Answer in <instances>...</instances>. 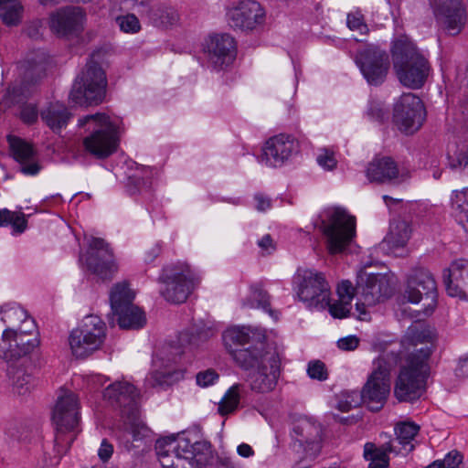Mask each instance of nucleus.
<instances>
[{
    "mask_svg": "<svg viewBox=\"0 0 468 468\" xmlns=\"http://www.w3.org/2000/svg\"><path fill=\"white\" fill-rule=\"evenodd\" d=\"M236 363L245 370L254 369L249 377L251 390L268 393L275 388L281 375V358L273 346L240 351L237 354Z\"/></svg>",
    "mask_w": 468,
    "mask_h": 468,
    "instance_id": "f257e3e1",
    "label": "nucleus"
},
{
    "mask_svg": "<svg viewBox=\"0 0 468 468\" xmlns=\"http://www.w3.org/2000/svg\"><path fill=\"white\" fill-rule=\"evenodd\" d=\"M393 67L400 83L410 89L421 88L430 74L431 66L425 56L405 35L392 42Z\"/></svg>",
    "mask_w": 468,
    "mask_h": 468,
    "instance_id": "f03ea898",
    "label": "nucleus"
},
{
    "mask_svg": "<svg viewBox=\"0 0 468 468\" xmlns=\"http://www.w3.org/2000/svg\"><path fill=\"white\" fill-rule=\"evenodd\" d=\"M50 63L44 50H36L27 55L18 65L19 80L9 86L0 98V111L23 104L33 94L35 86L45 77Z\"/></svg>",
    "mask_w": 468,
    "mask_h": 468,
    "instance_id": "7ed1b4c3",
    "label": "nucleus"
},
{
    "mask_svg": "<svg viewBox=\"0 0 468 468\" xmlns=\"http://www.w3.org/2000/svg\"><path fill=\"white\" fill-rule=\"evenodd\" d=\"M79 126L89 133L82 143L87 153L98 159H105L116 152L120 141V128L108 115H86L79 120Z\"/></svg>",
    "mask_w": 468,
    "mask_h": 468,
    "instance_id": "20e7f679",
    "label": "nucleus"
},
{
    "mask_svg": "<svg viewBox=\"0 0 468 468\" xmlns=\"http://www.w3.org/2000/svg\"><path fill=\"white\" fill-rule=\"evenodd\" d=\"M211 445L207 441H192L190 439L166 437L155 442V451L163 468H194L195 463L210 453Z\"/></svg>",
    "mask_w": 468,
    "mask_h": 468,
    "instance_id": "39448f33",
    "label": "nucleus"
},
{
    "mask_svg": "<svg viewBox=\"0 0 468 468\" xmlns=\"http://www.w3.org/2000/svg\"><path fill=\"white\" fill-rule=\"evenodd\" d=\"M431 354V349L428 346L409 354L406 365L401 367L395 382L394 395L399 401L413 402L422 396Z\"/></svg>",
    "mask_w": 468,
    "mask_h": 468,
    "instance_id": "423d86ee",
    "label": "nucleus"
},
{
    "mask_svg": "<svg viewBox=\"0 0 468 468\" xmlns=\"http://www.w3.org/2000/svg\"><path fill=\"white\" fill-rule=\"evenodd\" d=\"M400 360L396 351L383 352L373 361V369L359 391L363 403L372 411L380 410L390 392V372Z\"/></svg>",
    "mask_w": 468,
    "mask_h": 468,
    "instance_id": "0eeeda50",
    "label": "nucleus"
},
{
    "mask_svg": "<svg viewBox=\"0 0 468 468\" xmlns=\"http://www.w3.org/2000/svg\"><path fill=\"white\" fill-rule=\"evenodd\" d=\"M107 79L101 67L90 61L77 77L69 93V100L80 106L98 105L106 95Z\"/></svg>",
    "mask_w": 468,
    "mask_h": 468,
    "instance_id": "6e6552de",
    "label": "nucleus"
},
{
    "mask_svg": "<svg viewBox=\"0 0 468 468\" xmlns=\"http://www.w3.org/2000/svg\"><path fill=\"white\" fill-rule=\"evenodd\" d=\"M291 450L299 460L316 458L322 449V425L312 418L294 419L291 428Z\"/></svg>",
    "mask_w": 468,
    "mask_h": 468,
    "instance_id": "1a4fd4ad",
    "label": "nucleus"
},
{
    "mask_svg": "<svg viewBox=\"0 0 468 468\" xmlns=\"http://www.w3.org/2000/svg\"><path fill=\"white\" fill-rule=\"evenodd\" d=\"M106 336L105 323L97 315L85 316L69 336L72 355L85 358L102 346Z\"/></svg>",
    "mask_w": 468,
    "mask_h": 468,
    "instance_id": "9d476101",
    "label": "nucleus"
},
{
    "mask_svg": "<svg viewBox=\"0 0 468 468\" xmlns=\"http://www.w3.org/2000/svg\"><path fill=\"white\" fill-rule=\"evenodd\" d=\"M322 231L326 239L327 250L337 254L346 250L356 235V218L345 209L336 207L328 212L322 220Z\"/></svg>",
    "mask_w": 468,
    "mask_h": 468,
    "instance_id": "9b49d317",
    "label": "nucleus"
},
{
    "mask_svg": "<svg viewBox=\"0 0 468 468\" xmlns=\"http://www.w3.org/2000/svg\"><path fill=\"white\" fill-rule=\"evenodd\" d=\"M293 290L309 308L324 309L329 304L330 288L322 272L299 269L293 277Z\"/></svg>",
    "mask_w": 468,
    "mask_h": 468,
    "instance_id": "f8f14e48",
    "label": "nucleus"
},
{
    "mask_svg": "<svg viewBox=\"0 0 468 468\" xmlns=\"http://www.w3.org/2000/svg\"><path fill=\"white\" fill-rule=\"evenodd\" d=\"M196 281L187 264L165 267L159 277V282L165 285L161 294L169 303H182L194 290Z\"/></svg>",
    "mask_w": 468,
    "mask_h": 468,
    "instance_id": "ddd939ff",
    "label": "nucleus"
},
{
    "mask_svg": "<svg viewBox=\"0 0 468 468\" xmlns=\"http://www.w3.org/2000/svg\"><path fill=\"white\" fill-rule=\"evenodd\" d=\"M80 261H85L88 270L103 281L111 280L118 270L110 244L101 238H90L87 252Z\"/></svg>",
    "mask_w": 468,
    "mask_h": 468,
    "instance_id": "4468645a",
    "label": "nucleus"
},
{
    "mask_svg": "<svg viewBox=\"0 0 468 468\" xmlns=\"http://www.w3.org/2000/svg\"><path fill=\"white\" fill-rule=\"evenodd\" d=\"M394 122L406 133H413L422 125L425 109L421 100L413 93H404L394 107Z\"/></svg>",
    "mask_w": 468,
    "mask_h": 468,
    "instance_id": "2eb2a0df",
    "label": "nucleus"
},
{
    "mask_svg": "<svg viewBox=\"0 0 468 468\" xmlns=\"http://www.w3.org/2000/svg\"><path fill=\"white\" fill-rule=\"evenodd\" d=\"M356 63L368 84L378 86L385 81L389 69V57L379 47L367 46L359 52Z\"/></svg>",
    "mask_w": 468,
    "mask_h": 468,
    "instance_id": "dca6fc26",
    "label": "nucleus"
},
{
    "mask_svg": "<svg viewBox=\"0 0 468 468\" xmlns=\"http://www.w3.org/2000/svg\"><path fill=\"white\" fill-rule=\"evenodd\" d=\"M223 342L236 361L237 354L240 351H250L259 346L262 349L270 345L266 342L264 330L247 326H235L227 329L222 335Z\"/></svg>",
    "mask_w": 468,
    "mask_h": 468,
    "instance_id": "f3484780",
    "label": "nucleus"
},
{
    "mask_svg": "<svg viewBox=\"0 0 468 468\" xmlns=\"http://www.w3.org/2000/svg\"><path fill=\"white\" fill-rule=\"evenodd\" d=\"M103 399L126 418L135 419L139 413V393L136 388L127 381H115L103 391Z\"/></svg>",
    "mask_w": 468,
    "mask_h": 468,
    "instance_id": "a211bd4d",
    "label": "nucleus"
},
{
    "mask_svg": "<svg viewBox=\"0 0 468 468\" xmlns=\"http://www.w3.org/2000/svg\"><path fill=\"white\" fill-rule=\"evenodd\" d=\"M438 25L449 35L459 34L466 20V13L460 0H430Z\"/></svg>",
    "mask_w": 468,
    "mask_h": 468,
    "instance_id": "6ab92c4d",
    "label": "nucleus"
},
{
    "mask_svg": "<svg viewBox=\"0 0 468 468\" xmlns=\"http://www.w3.org/2000/svg\"><path fill=\"white\" fill-rule=\"evenodd\" d=\"M299 151V142L292 135L280 133L265 143L261 161L269 166L280 167Z\"/></svg>",
    "mask_w": 468,
    "mask_h": 468,
    "instance_id": "aec40b11",
    "label": "nucleus"
},
{
    "mask_svg": "<svg viewBox=\"0 0 468 468\" xmlns=\"http://www.w3.org/2000/svg\"><path fill=\"white\" fill-rule=\"evenodd\" d=\"M393 289L389 280L383 274H365L360 276L356 286V295L363 304L373 306L389 298Z\"/></svg>",
    "mask_w": 468,
    "mask_h": 468,
    "instance_id": "412c9836",
    "label": "nucleus"
},
{
    "mask_svg": "<svg viewBox=\"0 0 468 468\" xmlns=\"http://www.w3.org/2000/svg\"><path fill=\"white\" fill-rule=\"evenodd\" d=\"M52 420L60 432L74 430L80 420L79 399L77 395L61 389L52 412Z\"/></svg>",
    "mask_w": 468,
    "mask_h": 468,
    "instance_id": "4be33fe9",
    "label": "nucleus"
},
{
    "mask_svg": "<svg viewBox=\"0 0 468 468\" xmlns=\"http://www.w3.org/2000/svg\"><path fill=\"white\" fill-rule=\"evenodd\" d=\"M134 297L135 293L130 288V284L126 281L115 283L111 290V307L113 314L117 316V321L120 327H137L144 322L143 315L136 309H133V312L135 311L133 315H135L137 319L136 323L134 324H130L128 322L126 314L122 311L124 310L127 312V306L133 303ZM131 314H133V313Z\"/></svg>",
    "mask_w": 468,
    "mask_h": 468,
    "instance_id": "5701e85b",
    "label": "nucleus"
},
{
    "mask_svg": "<svg viewBox=\"0 0 468 468\" xmlns=\"http://www.w3.org/2000/svg\"><path fill=\"white\" fill-rule=\"evenodd\" d=\"M85 14L80 7L67 6L52 13L50 30L58 37L76 36L83 30Z\"/></svg>",
    "mask_w": 468,
    "mask_h": 468,
    "instance_id": "b1692460",
    "label": "nucleus"
},
{
    "mask_svg": "<svg viewBox=\"0 0 468 468\" xmlns=\"http://www.w3.org/2000/svg\"><path fill=\"white\" fill-rule=\"evenodd\" d=\"M423 295L434 302L436 282L428 270L417 269L409 276L402 298L408 303H419Z\"/></svg>",
    "mask_w": 468,
    "mask_h": 468,
    "instance_id": "393cba45",
    "label": "nucleus"
},
{
    "mask_svg": "<svg viewBox=\"0 0 468 468\" xmlns=\"http://www.w3.org/2000/svg\"><path fill=\"white\" fill-rule=\"evenodd\" d=\"M36 346V339L29 338L28 335L5 328L2 332L0 357L6 361L16 360L30 354Z\"/></svg>",
    "mask_w": 468,
    "mask_h": 468,
    "instance_id": "a878e982",
    "label": "nucleus"
},
{
    "mask_svg": "<svg viewBox=\"0 0 468 468\" xmlns=\"http://www.w3.org/2000/svg\"><path fill=\"white\" fill-rule=\"evenodd\" d=\"M230 26L242 31H251L264 22L265 12L252 0L241 1L229 12Z\"/></svg>",
    "mask_w": 468,
    "mask_h": 468,
    "instance_id": "bb28decb",
    "label": "nucleus"
},
{
    "mask_svg": "<svg viewBox=\"0 0 468 468\" xmlns=\"http://www.w3.org/2000/svg\"><path fill=\"white\" fill-rule=\"evenodd\" d=\"M209 64L216 70H222L229 67L236 55V43L229 34L212 36L207 46Z\"/></svg>",
    "mask_w": 468,
    "mask_h": 468,
    "instance_id": "cd10ccee",
    "label": "nucleus"
},
{
    "mask_svg": "<svg viewBox=\"0 0 468 468\" xmlns=\"http://www.w3.org/2000/svg\"><path fill=\"white\" fill-rule=\"evenodd\" d=\"M443 280L450 296L468 299V261H453L444 271Z\"/></svg>",
    "mask_w": 468,
    "mask_h": 468,
    "instance_id": "c85d7f7f",
    "label": "nucleus"
},
{
    "mask_svg": "<svg viewBox=\"0 0 468 468\" xmlns=\"http://www.w3.org/2000/svg\"><path fill=\"white\" fill-rule=\"evenodd\" d=\"M367 177L370 182L400 183L404 180L397 163L389 156L374 159L367 166Z\"/></svg>",
    "mask_w": 468,
    "mask_h": 468,
    "instance_id": "c756f323",
    "label": "nucleus"
},
{
    "mask_svg": "<svg viewBox=\"0 0 468 468\" xmlns=\"http://www.w3.org/2000/svg\"><path fill=\"white\" fill-rule=\"evenodd\" d=\"M208 337V331L181 332L177 336V340L172 342L167 346V360L169 362L176 363L182 355H185L187 352H192Z\"/></svg>",
    "mask_w": 468,
    "mask_h": 468,
    "instance_id": "7c9ffc66",
    "label": "nucleus"
},
{
    "mask_svg": "<svg viewBox=\"0 0 468 468\" xmlns=\"http://www.w3.org/2000/svg\"><path fill=\"white\" fill-rule=\"evenodd\" d=\"M8 143L14 158L20 165V171L27 176H35L40 171V165L34 161L35 151L26 141L9 135Z\"/></svg>",
    "mask_w": 468,
    "mask_h": 468,
    "instance_id": "2f4dec72",
    "label": "nucleus"
},
{
    "mask_svg": "<svg viewBox=\"0 0 468 468\" xmlns=\"http://www.w3.org/2000/svg\"><path fill=\"white\" fill-rule=\"evenodd\" d=\"M138 12L154 27H166L176 24L179 20L177 10L167 4L149 5L142 2Z\"/></svg>",
    "mask_w": 468,
    "mask_h": 468,
    "instance_id": "473e14b6",
    "label": "nucleus"
},
{
    "mask_svg": "<svg viewBox=\"0 0 468 468\" xmlns=\"http://www.w3.org/2000/svg\"><path fill=\"white\" fill-rule=\"evenodd\" d=\"M399 449L394 441L389 440L377 446L373 442H367L364 445V457L369 462L368 468H386L389 464L388 453L399 454Z\"/></svg>",
    "mask_w": 468,
    "mask_h": 468,
    "instance_id": "72a5a7b5",
    "label": "nucleus"
},
{
    "mask_svg": "<svg viewBox=\"0 0 468 468\" xmlns=\"http://www.w3.org/2000/svg\"><path fill=\"white\" fill-rule=\"evenodd\" d=\"M411 235V227L409 221L398 218L391 220L389 231L382 241L383 248L387 247L392 252L404 248Z\"/></svg>",
    "mask_w": 468,
    "mask_h": 468,
    "instance_id": "f704fd0d",
    "label": "nucleus"
},
{
    "mask_svg": "<svg viewBox=\"0 0 468 468\" xmlns=\"http://www.w3.org/2000/svg\"><path fill=\"white\" fill-rule=\"evenodd\" d=\"M40 117L53 133H59L67 127L72 114L64 104L55 102L43 109Z\"/></svg>",
    "mask_w": 468,
    "mask_h": 468,
    "instance_id": "c9c22d12",
    "label": "nucleus"
},
{
    "mask_svg": "<svg viewBox=\"0 0 468 468\" xmlns=\"http://www.w3.org/2000/svg\"><path fill=\"white\" fill-rule=\"evenodd\" d=\"M434 337L433 331L424 324H412L401 340L403 347L417 346L419 344L431 343Z\"/></svg>",
    "mask_w": 468,
    "mask_h": 468,
    "instance_id": "e433bc0d",
    "label": "nucleus"
},
{
    "mask_svg": "<svg viewBox=\"0 0 468 468\" xmlns=\"http://www.w3.org/2000/svg\"><path fill=\"white\" fill-rule=\"evenodd\" d=\"M24 8L19 0H0V19L8 26H17L22 19Z\"/></svg>",
    "mask_w": 468,
    "mask_h": 468,
    "instance_id": "4c0bfd02",
    "label": "nucleus"
},
{
    "mask_svg": "<svg viewBox=\"0 0 468 468\" xmlns=\"http://www.w3.org/2000/svg\"><path fill=\"white\" fill-rule=\"evenodd\" d=\"M250 294L243 301V305L249 308H261L263 311L272 315V310L270 303V295L262 288L261 283H255L250 287Z\"/></svg>",
    "mask_w": 468,
    "mask_h": 468,
    "instance_id": "58836bf2",
    "label": "nucleus"
},
{
    "mask_svg": "<svg viewBox=\"0 0 468 468\" xmlns=\"http://www.w3.org/2000/svg\"><path fill=\"white\" fill-rule=\"evenodd\" d=\"M245 388L241 384H235L230 387L218 404V413L224 416L234 412L238 409Z\"/></svg>",
    "mask_w": 468,
    "mask_h": 468,
    "instance_id": "ea45409f",
    "label": "nucleus"
},
{
    "mask_svg": "<svg viewBox=\"0 0 468 468\" xmlns=\"http://www.w3.org/2000/svg\"><path fill=\"white\" fill-rule=\"evenodd\" d=\"M419 431L420 426L414 422L399 423L395 427V433L397 435V438L394 441H397L404 449H406V447L409 446V449H407V451L410 452L414 448L411 441L418 434Z\"/></svg>",
    "mask_w": 468,
    "mask_h": 468,
    "instance_id": "a19ab883",
    "label": "nucleus"
},
{
    "mask_svg": "<svg viewBox=\"0 0 468 468\" xmlns=\"http://www.w3.org/2000/svg\"><path fill=\"white\" fill-rule=\"evenodd\" d=\"M452 200L459 223L468 232V188L457 192Z\"/></svg>",
    "mask_w": 468,
    "mask_h": 468,
    "instance_id": "79ce46f5",
    "label": "nucleus"
},
{
    "mask_svg": "<svg viewBox=\"0 0 468 468\" xmlns=\"http://www.w3.org/2000/svg\"><path fill=\"white\" fill-rule=\"evenodd\" d=\"M143 176L135 174L128 177L127 190L131 195L140 193L150 187V176L152 174L149 168H142Z\"/></svg>",
    "mask_w": 468,
    "mask_h": 468,
    "instance_id": "37998d69",
    "label": "nucleus"
},
{
    "mask_svg": "<svg viewBox=\"0 0 468 468\" xmlns=\"http://www.w3.org/2000/svg\"><path fill=\"white\" fill-rule=\"evenodd\" d=\"M361 403H363V400L359 391H345L341 393L337 400L336 408L341 411L346 412L353 408H356Z\"/></svg>",
    "mask_w": 468,
    "mask_h": 468,
    "instance_id": "c03bdc74",
    "label": "nucleus"
},
{
    "mask_svg": "<svg viewBox=\"0 0 468 468\" xmlns=\"http://www.w3.org/2000/svg\"><path fill=\"white\" fill-rule=\"evenodd\" d=\"M11 374L15 392L18 395H25L30 392L33 388V384L32 377L29 374H27L21 369H17L16 372Z\"/></svg>",
    "mask_w": 468,
    "mask_h": 468,
    "instance_id": "a18cd8bd",
    "label": "nucleus"
},
{
    "mask_svg": "<svg viewBox=\"0 0 468 468\" xmlns=\"http://www.w3.org/2000/svg\"><path fill=\"white\" fill-rule=\"evenodd\" d=\"M3 316L0 317L1 324H16L23 322L27 318V313L18 305H6L1 311Z\"/></svg>",
    "mask_w": 468,
    "mask_h": 468,
    "instance_id": "49530a36",
    "label": "nucleus"
},
{
    "mask_svg": "<svg viewBox=\"0 0 468 468\" xmlns=\"http://www.w3.org/2000/svg\"><path fill=\"white\" fill-rule=\"evenodd\" d=\"M116 23L125 33H136L141 29L139 19L133 14L118 16Z\"/></svg>",
    "mask_w": 468,
    "mask_h": 468,
    "instance_id": "de8ad7c7",
    "label": "nucleus"
},
{
    "mask_svg": "<svg viewBox=\"0 0 468 468\" xmlns=\"http://www.w3.org/2000/svg\"><path fill=\"white\" fill-rule=\"evenodd\" d=\"M316 160L320 166L329 171L335 169L337 165L335 153L327 148H323L319 151Z\"/></svg>",
    "mask_w": 468,
    "mask_h": 468,
    "instance_id": "09e8293b",
    "label": "nucleus"
},
{
    "mask_svg": "<svg viewBox=\"0 0 468 468\" xmlns=\"http://www.w3.org/2000/svg\"><path fill=\"white\" fill-rule=\"evenodd\" d=\"M307 374L311 378L317 379L319 381H324L328 378L325 365L319 360L309 362Z\"/></svg>",
    "mask_w": 468,
    "mask_h": 468,
    "instance_id": "8fccbe9b",
    "label": "nucleus"
},
{
    "mask_svg": "<svg viewBox=\"0 0 468 468\" xmlns=\"http://www.w3.org/2000/svg\"><path fill=\"white\" fill-rule=\"evenodd\" d=\"M131 421V434L133 441H139L148 435V428L138 420V414L135 419L127 418Z\"/></svg>",
    "mask_w": 468,
    "mask_h": 468,
    "instance_id": "3c124183",
    "label": "nucleus"
},
{
    "mask_svg": "<svg viewBox=\"0 0 468 468\" xmlns=\"http://www.w3.org/2000/svg\"><path fill=\"white\" fill-rule=\"evenodd\" d=\"M346 23L351 30H357L361 34L367 31V26L364 23L363 16L359 12L348 14Z\"/></svg>",
    "mask_w": 468,
    "mask_h": 468,
    "instance_id": "603ef678",
    "label": "nucleus"
},
{
    "mask_svg": "<svg viewBox=\"0 0 468 468\" xmlns=\"http://www.w3.org/2000/svg\"><path fill=\"white\" fill-rule=\"evenodd\" d=\"M449 166L452 169L462 168L468 170V145L462 149L455 158L449 156Z\"/></svg>",
    "mask_w": 468,
    "mask_h": 468,
    "instance_id": "864d4df0",
    "label": "nucleus"
},
{
    "mask_svg": "<svg viewBox=\"0 0 468 468\" xmlns=\"http://www.w3.org/2000/svg\"><path fill=\"white\" fill-rule=\"evenodd\" d=\"M196 379L198 386L207 388L218 379V374L213 369H207L197 373Z\"/></svg>",
    "mask_w": 468,
    "mask_h": 468,
    "instance_id": "5fc2aeb1",
    "label": "nucleus"
},
{
    "mask_svg": "<svg viewBox=\"0 0 468 468\" xmlns=\"http://www.w3.org/2000/svg\"><path fill=\"white\" fill-rule=\"evenodd\" d=\"M355 292L356 288L353 287L352 282L349 281H343L337 287V293L340 301L346 302V303H351Z\"/></svg>",
    "mask_w": 468,
    "mask_h": 468,
    "instance_id": "6e6d98bb",
    "label": "nucleus"
},
{
    "mask_svg": "<svg viewBox=\"0 0 468 468\" xmlns=\"http://www.w3.org/2000/svg\"><path fill=\"white\" fill-rule=\"evenodd\" d=\"M326 307H329V312L335 318H345L350 314V303H346V302L339 301V303L333 304L329 303Z\"/></svg>",
    "mask_w": 468,
    "mask_h": 468,
    "instance_id": "4d7b16f0",
    "label": "nucleus"
},
{
    "mask_svg": "<svg viewBox=\"0 0 468 468\" xmlns=\"http://www.w3.org/2000/svg\"><path fill=\"white\" fill-rule=\"evenodd\" d=\"M463 459V454L457 450L451 451L441 462V468H458Z\"/></svg>",
    "mask_w": 468,
    "mask_h": 468,
    "instance_id": "13d9d810",
    "label": "nucleus"
},
{
    "mask_svg": "<svg viewBox=\"0 0 468 468\" xmlns=\"http://www.w3.org/2000/svg\"><path fill=\"white\" fill-rule=\"evenodd\" d=\"M38 117V112L34 104H25L20 112L21 120L27 124L34 123Z\"/></svg>",
    "mask_w": 468,
    "mask_h": 468,
    "instance_id": "bf43d9fd",
    "label": "nucleus"
},
{
    "mask_svg": "<svg viewBox=\"0 0 468 468\" xmlns=\"http://www.w3.org/2000/svg\"><path fill=\"white\" fill-rule=\"evenodd\" d=\"M337 347L343 351H353L358 347L359 338L356 335L342 337L337 341Z\"/></svg>",
    "mask_w": 468,
    "mask_h": 468,
    "instance_id": "052dcab7",
    "label": "nucleus"
},
{
    "mask_svg": "<svg viewBox=\"0 0 468 468\" xmlns=\"http://www.w3.org/2000/svg\"><path fill=\"white\" fill-rule=\"evenodd\" d=\"M127 309H128L127 312L124 310H122V311L125 313L126 318L130 324H134V323H136V320H137L135 315L131 314L132 313L133 314L134 313L133 310H132V309H136L143 315L144 322L142 323L141 325H138L137 327L131 326V327H121V328L122 329H129V330H138V329L144 327V324H146V317H145L144 313L139 307L135 306L133 303L128 305Z\"/></svg>",
    "mask_w": 468,
    "mask_h": 468,
    "instance_id": "680f3d73",
    "label": "nucleus"
},
{
    "mask_svg": "<svg viewBox=\"0 0 468 468\" xmlns=\"http://www.w3.org/2000/svg\"><path fill=\"white\" fill-rule=\"evenodd\" d=\"M113 453V446L106 439H103L98 451V456L103 463L109 461Z\"/></svg>",
    "mask_w": 468,
    "mask_h": 468,
    "instance_id": "e2e57ef3",
    "label": "nucleus"
},
{
    "mask_svg": "<svg viewBox=\"0 0 468 468\" xmlns=\"http://www.w3.org/2000/svg\"><path fill=\"white\" fill-rule=\"evenodd\" d=\"M258 246L266 254H271L276 250V246L270 234H266L261 239H259Z\"/></svg>",
    "mask_w": 468,
    "mask_h": 468,
    "instance_id": "0e129e2a",
    "label": "nucleus"
},
{
    "mask_svg": "<svg viewBox=\"0 0 468 468\" xmlns=\"http://www.w3.org/2000/svg\"><path fill=\"white\" fill-rule=\"evenodd\" d=\"M256 208L258 211L264 212L271 207V199L264 194L258 193L254 196Z\"/></svg>",
    "mask_w": 468,
    "mask_h": 468,
    "instance_id": "69168bd1",
    "label": "nucleus"
},
{
    "mask_svg": "<svg viewBox=\"0 0 468 468\" xmlns=\"http://www.w3.org/2000/svg\"><path fill=\"white\" fill-rule=\"evenodd\" d=\"M9 224L12 225L17 233H22L27 228V219L23 214L18 215L12 212V220H10Z\"/></svg>",
    "mask_w": 468,
    "mask_h": 468,
    "instance_id": "338daca9",
    "label": "nucleus"
},
{
    "mask_svg": "<svg viewBox=\"0 0 468 468\" xmlns=\"http://www.w3.org/2000/svg\"><path fill=\"white\" fill-rule=\"evenodd\" d=\"M218 468H241L240 464L236 463L232 457L220 456L218 459Z\"/></svg>",
    "mask_w": 468,
    "mask_h": 468,
    "instance_id": "774afa93",
    "label": "nucleus"
}]
</instances>
